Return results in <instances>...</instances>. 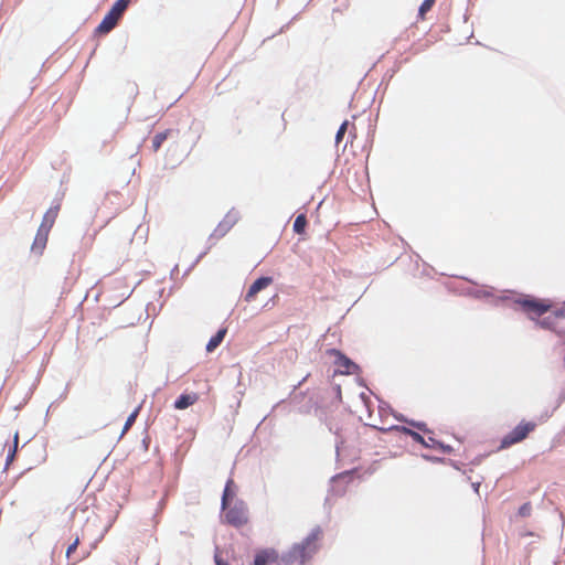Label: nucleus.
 Listing matches in <instances>:
<instances>
[{"label": "nucleus", "mask_w": 565, "mask_h": 565, "mask_svg": "<svg viewBox=\"0 0 565 565\" xmlns=\"http://www.w3.org/2000/svg\"><path fill=\"white\" fill-rule=\"evenodd\" d=\"M280 556L281 555H279V553L275 548L259 550L255 554L253 565H269V564L279 565Z\"/></svg>", "instance_id": "5"}, {"label": "nucleus", "mask_w": 565, "mask_h": 565, "mask_svg": "<svg viewBox=\"0 0 565 565\" xmlns=\"http://www.w3.org/2000/svg\"><path fill=\"white\" fill-rule=\"evenodd\" d=\"M531 510H532L531 503L526 502L522 507H520L519 514L521 516H529L531 513Z\"/></svg>", "instance_id": "21"}, {"label": "nucleus", "mask_w": 565, "mask_h": 565, "mask_svg": "<svg viewBox=\"0 0 565 565\" xmlns=\"http://www.w3.org/2000/svg\"><path fill=\"white\" fill-rule=\"evenodd\" d=\"M348 125H349V122H348V120H345V121H343V122H342V125H341V126H340V128L338 129V132H337V135H335V142H337V143H340V142H341V140L343 139L344 134H345V131H347V129H348Z\"/></svg>", "instance_id": "20"}, {"label": "nucleus", "mask_w": 565, "mask_h": 565, "mask_svg": "<svg viewBox=\"0 0 565 565\" xmlns=\"http://www.w3.org/2000/svg\"><path fill=\"white\" fill-rule=\"evenodd\" d=\"M435 1L436 0H424V2L419 7V17L422 19H424L426 12H428L433 8Z\"/></svg>", "instance_id": "19"}, {"label": "nucleus", "mask_w": 565, "mask_h": 565, "mask_svg": "<svg viewBox=\"0 0 565 565\" xmlns=\"http://www.w3.org/2000/svg\"><path fill=\"white\" fill-rule=\"evenodd\" d=\"M322 530L313 529L300 543L294 544L280 556L279 565H305L319 548Z\"/></svg>", "instance_id": "1"}, {"label": "nucleus", "mask_w": 565, "mask_h": 565, "mask_svg": "<svg viewBox=\"0 0 565 565\" xmlns=\"http://www.w3.org/2000/svg\"><path fill=\"white\" fill-rule=\"evenodd\" d=\"M60 210H61V205L60 204H55V205H52L43 215V220L40 224L41 227H44L46 230H52L55 221H56V217L60 213Z\"/></svg>", "instance_id": "9"}, {"label": "nucleus", "mask_w": 565, "mask_h": 565, "mask_svg": "<svg viewBox=\"0 0 565 565\" xmlns=\"http://www.w3.org/2000/svg\"><path fill=\"white\" fill-rule=\"evenodd\" d=\"M50 232V230L39 226L33 244L31 246V250L34 254L42 255L46 247Z\"/></svg>", "instance_id": "8"}, {"label": "nucleus", "mask_w": 565, "mask_h": 565, "mask_svg": "<svg viewBox=\"0 0 565 565\" xmlns=\"http://www.w3.org/2000/svg\"><path fill=\"white\" fill-rule=\"evenodd\" d=\"M556 318H565V307H562L554 311Z\"/></svg>", "instance_id": "28"}, {"label": "nucleus", "mask_w": 565, "mask_h": 565, "mask_svg": "<svg viewBox=\"0 0 565 565\" xmlns=\"http://www.w3.org/2000/svg\"><path fill=\"white\" fill-rule=\"evenodd\" d=\"M226 332H227L226 328L220 329L216 332V334H214L207 342L206 351L213 352L222 343V341L224 340V338L226 335Z\"/></svg>", "instance_id": "13"}, {"label": "nucleus", "mask_w": 565, "mask_h": 565, "mask_svg": "<svg viewBox=\"0 0 565 565\" xmlns=\"http://www.w3.org/2000/svg\"><path fill=\"white\" fill-rule=\"evenodd\" d=\"M130 2H131V0H117L113 4L111 9H114L115 11H117L119 14L122 15Z\"/></svg>", "instance_id": "17"}, {"label": "nucleus", "mask_w": 565, "mask_h": 565, "mask_svg": "<svg viewBox=\"0 0 565 565\" xmlns=\"http://www.w3.org/2000/svg\"><path fill=\"white\" fill-rule=\"evenodd\" d=\"M138 413H139V407L136 408L127 418L126 423H125V426L122 428V433L121 435L126 434L130 427L134 425V423L136 422V418L138 416Z\"/></svg>", "instance_id": "16"}, {"label": "nucleus", "mask_w": 565, "mask_h": 565, "mask_svg": "<svg viewBox=\"0 0 565 565\" xmlns=\"http://www.w3.org/2000/svg\"><path fill=\"white\" fill-rule=\"evenodd\" d=\"M307 217L305 214H299L294 222V231L297 234H303L307 227Z\"/></svg>", "instance_id": "15"}, {"label": "nucleus", "mask_w": 565, "mask_h": 565, "mask_svg": "<svg viewBox=\"0 0 565 565\" xmlns=\"http://www.w3.org/2000/svg\"><path fill=\"white\" fill-rule=\"evenodd\" d=\"M222 510L224 511L225 522L230 525L241 527L248 523V509L244 501L228 502L227 508Z\"/></svg>", "instance_id": "2"}, {"label": "nucleus", "mask_w": 565, "mask_h": 565, "mask_svg": "<svg viewBox=\"0 0 565 565\" xmlns=\"http://www.w3.org/2000/svg\"><path fill=\"white\" fill-rule=\"evenodd\" d=\"M426 443L434 445V446H426L427 448H434V449L441 448V444L433 437H428L426 439Z\"/></svg>", "instance_id": "24"}, {"label": "nucleus", "mask_w": 565, "mask_h": 565, "mask_svg": "<svg viewBox=\"0 0 565 565\" xmlns=\"http://www.w3.org/2000/svg\"><path fill=\"white\" fill-rule=\"evenodd\" d=\"M523 310L535 316H542L551 309V303L539 299H524L519 301Z\"/></svg>", "instance_id": "4"}, {"label": "nucleus", "mask_w": 565, "mask_h": 565, "mask_svg": "<svg viewBox=\"0 0 565 565\" xmlns=\"http://www.w3.org/2000/svg\"><path fill=\"white\" fill-rule=\"evenodd\" d=\"M535 428L536 424L534 422L522 420L501 439L500 448L505 449L523 441L532 431H534Z\"/></svg>", "instance_id": "3"}, {"label": "nucleus", "mask_w": 565, "mask_h": 565, "mask_svg": "<svg viewBox=\"0 0 565 565\" xmlns=\"http://www.w3.org/2000/svg\"><path fill=\"white\" fill-rule=\"evenodd\" d=\"M215 565H230L218 553L214 556Z\"/></svg>", "instance_id": "25"}, {"label": "nucleus", "mask_w": 565, "mask_h": 565, "mask_svg": "<svg viewBox=\"0 0 565 565\" xmlns=\"http://www.w3.org/2000/svg\"><path fill=\"white\" fill-rule=\"evenodd\" d=\"M330 353L337 358L335 364L338 365L340 373L354 374L358 371V365L340 351L331 350Z\"/></svg>", "instance_id": "6"}, {"label": "nucleus", "mask_w": 565, "mask_h": 565, "mask_svg": "<svg viewBox=\"0 0 565 565\" xmlns=\"http://www.w3.org/2000/svg\"><path fill=\"white\" fill-rule=\"evenodd\" d=\"M78 544H79V539L76 537L75 541L66 550L67 557H71V555L76 551Z\"/></svg>", "instance_id": "22"}, {"label": "nucleus", "mask_w": 565, "mask_h": 565, "mask_svg": "<svg viewBox=\"0 0 565 565\" xmlns=\"http://www.w3.org/2000/svg\"><path fill=\"white\" fill-rule=\"evenodd\" d=\"M18 441H19V435H18V433H15V435H14V445H13L12 452L9 456V459H12L14 457V454H15L17 447H18Z\"/></svg>", "instance_id": "27"}, {"label": "nucleus", "mask_w": 565, "mask_h": 565, "mask_svg": "<svg viewBox=\"0 0 565 565\" xmlns=\"http://www.w3.org/2000/svg\"><path fill=\"white\" fill-rule=\"evenodd\" d=\"M167 139V134L166 132H160V134H157L153 139H152V148L154 151H157L162 142Z\"/></svg>", "instance_id": "18"}, {"label": "nucleus", "mask_w": 565, "mask_h": 565, "mask_svg": "<svg viewBox=\"0 0 565 565\" xmlns=\"http://www.w3.org/2000/svg\"><path fill=\"white\" fill-rule=\"evenodd\" d=\"M235 482L233 479H228L226 484H225V488H224V491H223V495H222V509H226L227 505H228V502H233V501H236L235 500V497H236V490H235Z\"/></svg>", "instance_id": "10"}, {"label": "nucleus", "mask_w": 565, "mask_h": 565, "mask_svg": "<svg viewBox=\"0 0 565 565\" xmlns=\"http://www.w3.org/2000/svg\"><path fill=\"white\" fill-rule=\"evenodd\" d=\"M273 282L271 277H260L256 279L248 288L245 295V301L250 302L255 299L256 295L263 289L267 288Z\"/></svg>", "instance_id": "7"}, {"label": "nucleus", "mask_w": 565, "mask_h": 565, "mask_svg": "<svg viewBox=\"0 0 565 565\" xmlns=\"http://www.w3.org/2000/svg\"><path fill=\"white\" fill-rule=\"evenodd\" d=\"M537 323L543 328H551V321L550 318H545L541 321H537Z\"/></svg>", "instance_id": "29"}, {"label": "nucleus", "mask_w": 565, "mask_h": 565, "mask_svg": "<svg viewBox=\"0 0 565 565\" xmlns=\"http://www.w3.org/2000/svg\"><path fill=\"white\" fill-rule=\"evenodd\" d=\"M117 24L118 22L106 13L99 25L96 28V32L99 34H106L110 32Z\"/></svg>", "instance_id": "12"}, {"label": "nucleus", "mask_w": 565, "mask_h": 565, "mask_svg": "<svg viewBox=\"0 0 565 565\" xmlns=\"http://www.w3.org/2000/svg\"><path fill=\"white\" fill-rule=\"evenodd\" d=\"M409 425L417 428L418 430L420 431H424L426 433L428 429H427V425L423 422H409Z\"/></svg>", "instance_id": "23"}, {"label": "nucleus", "mask_w": 565, "mask_h": 565, "mask_svg": "<svg viewBox=\"0 0 565 565\" xmlns=\"http://www.w3.org/2000/svg\"><path fill=\"white\" fill-rule=\"evenodd\" d=\"M196 393H184L179 397V409L186 408L198 401Z\"/></svg>", "instance_id": "14"}, {"label": "nucleus", "mask_w": 565, "mask_h": 565, "mask_svg": "<svg viewBox=\"0 0 565 565\" xmlns=\"http://www.w3.org/2000/svg\"><path fill=\"white\" fill-rule=\"evenodd\" d=\"M111 18H114L117 22L121 19V14H119L117 11L110 8V10L107 12Z\"/></svg>", "instance_id": "26"}, {"label": "nucleus", "mask_w": 565, "mask_h": 565, "mask_svg": "<svg viewBox=\"0 0 565 565\" xmlns=\"http://www.w3.org/2000/svg\"><path fill=\"white\" fill-rule=\"evenodd\" d=\"M387 430H396V431L406 434V435L411 436L413 438V440H415L418 444H422L423 446H431L430 444L426 443V439L419 433L414 431V430H412V429H409L407 427H404V426H392Z\"/></svg>", "instance_id": "11"}]
</instances>
